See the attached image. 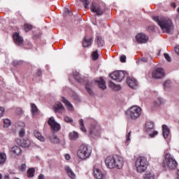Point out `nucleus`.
<instances>
[{
    "label": "nucleus",
    "mask_w": 179,
    "mask_h": 179,
    "mask_svg": "<svg viewBox=\"0 0 179 179\" xmlns=\"http://www.w3.org/2000/svg\"><path fill=\"white\" fill-rule=\"evenodd\" d=\"M152 19L157 23L164 33H168L169 34L172 33L174 25H173V21L171 20L159 16H154Z\"/></svg>",
    "instance_id": "nucleus-1"
},
{
    "label": "nucleus",
    "mask_w": 179,
    "mask_h": 179,
    "mask_svg": "<svg viewBox=\"0 0 179 179\" xmlns=\"http://www.w3.org/2000/svg\"><path fill=\"white\" fill-rule=\"evenodd\" d=\"M105 164L108 169H121L124 167V158L121 156H108L105 159Z\"/></svg>",
    "instance_id": "nucleus-2"
},
{
    "label": "nucleus",
    "mask_w": 179,
    "mask_h": 179,
    "mask_svg": "<svg viewBox=\"0 0 179 179\" xmlns=\"http://www.w3.org/2000/svg\"><path fill=\"white\" fill-rule=\"evenodd\" d=\"M92 146L87 144H82L77 151L78 157L82 160H86L92 156Z\"/></svg>",
    "instance_id": "nucleus-3"
},
{
    "label": "nucleus",
    "mask_w": 179,
    "mask_h": 179,
    "mask_svg": "<svg viewBox=\"0 0 179 179\" xmlns=\"http://www.w3.org/2000/svg\"><path fill=\"white\" fill-rule=\"evenodd\" d=\"M94 83H98L99 87L102 89V90H106V89H107V86H106V81H104L102 78H100L99 80L87 81L85 84V90L90 96H93L94 94V92H93Z\"/></svg>",
    "instance_id": "nucleus-4"
},
{
    "label": "nucleus",
    "mask_w": 179,
    "mask_h": 179,
    "mask_svg": "<svg viewBox=\"0 0 179 179\" xmlns=\"http://www.w3.org/2000/svg\"><path fill=\"white\" fill-rule=\"evenodd\" d=\"M141 112L142 108L141 107L133 106L127 110L126 115H127L128 120L136 121L141 117Z\"/></svg>",
    "instance_id": "nucleus-5"
},
{
    "label": "nucleus",
    "mask_w": 179,
    "mask_h": 179,
    "mask_svg": "<svg viewBox=\"0 0 179 179\" xmlns=\"http://www.w3.org/2000/svg\"><path fill=\"white\" fill-rule=\"evenodd\" d=\"M164 153L165 162L168 169H169V170H174V169H177L178 164L176 159H174V156L169 152V150H165Z\"/></svg>",
    "instance_id": "nucleus-6"
},
{
    "label": "nucleus",
    "mask_w": 179,
    "mask_h": 179,
    "mask_svg": "<svg viewBox=\"0 0 179 179\" xmlns=\"http://www.w3.org/2000/svg\"><path fill=\"white\" fill-rule=\"evenodd\" d=\"M137 173H145L148 169V159L145 157H139L135 162Z\"/></svg>",
    "instance_id": "nucleus-7"
},
{
    "label": "nucleus",
    "mask_w": 179,
    "mask_h": 179,
    "mask_svg": "<svg viewBox=\"0 0 179 179\" xmlns=\"http://www.w3.org/2000/svg\"><path fill=\"white\" fill-rule=\"evenodd\" d=\"M48 124L49 127H50V129H52V134L59 132V131L61 129V124L55 121V118H54V117H50L49 118Z\"/></svg>",
    "instance_id": "nucleus-8"
},
{
    "label": "nucleus",
    "mask_w": 179,
    "mask_h": 179,
    "mask_svg": "<svg viewBox=\"0 0 179 179\" xmlns=\"http://www.w3.org/2000/svg\"><path fill=\"white\" fill-rule=\"evenodd\" d=\"M109 77L116 82H122V80L125 78V72L122 71H114L109 75Z\"/></svg>",
    "instance_id": "nucleus-9"
},
{
    "label": "nucleus",
    "mask_w": 179,
    "mask_h": 179,
    "mask_svg": "<svg viewBox=\"0 0 179 179\" xmlns=\"http://www.w3.org/2000/svg\"><path fill=\"white\" fill-rule=\"evenodd\" d=\"M93 173L94 177L96 179H103L104 178L103 172H101V170H100V164H96L94 166Z\"/></svg>",
    "instance_id": "nucleus-10"
},
{
    "label": "nucleus",
    "mask_w": 179,
    "mask_h": 179,
    "mask_svg": "<svg viewBox=\"0 0 179 179\" xmlns=\"http://www.w3.org/2000/svg\"><path fill=\"white\" fill-rule=\"evenodd\" d=\"M136 40L137 43H139V44H145V43H148L149 37H148L146 34L143 33H140L136 36Z\"/></svg>",
    "instance_id": "nucleus-11"
},
{
    "label": "nucleus",
    "mask_w": 179,
    "mask_h": 179,
    "mask_svg": "<svg viewBox=\"0 0 179 179\" xmlns=\"http://www.w3.org/2000/svg\"><path fill=\"white\" fill-rule=\"evenodd\" d=\"M152 75L154 79H162L164 75V70L162 68H157L152 71Z\"/></svg>",
    "instance_id": "nucleus-12"
},
{
    "label": "nucleus",
    "mask_w": 179,
    "mask_h": 179,
    "mask_svg": "<svg viewBox=\"0 0 179 179\" xmlns=\"http://www.w3.org/2000/svg\"><path fill=\"white\" fill-rule=\"evenodd\" d=\"M127 83L131 89H138V87L139 86L138 84V80L132 77H129L127 78Z\"/></svg>",
    "instance_id": "nucleus-13"
},
{
    "label": "nucleus",
    "mask_w": 179,
    "mask_h": 179,
    "mask_svg": "<svg viewBox=\"0 0 179 179\" xmlns=\"http://www.w3.org/2000/svg\"><path fill=\"white\" fill-rule=\"evenodd\" d=\"M13 38L14 40L15 44L16 45H22L23 44V37H22L19 33L15 32L13 35Z\"/></svg>",
    "instance_id": "nucleus-14"
},
{
    "label": "nucleus",
    "mask_w": 179,
    "mask_h": 179,
    "mask_svg": "<svg viewBox=\"0 0 179 179\" xmlns=\"http://www.w3.org/2000/svg\"><path fill=\"white\" fill-rule=\"evenodd\" d=\"M64 170L67 174V176L69 177L71 179H76V174L69 166H64Z\"/></svg>",
    "instance_id": "nucleus-15"
},
{
    "label": "nucleus",
    "mask_w": 179,
    "mask_h": 179,
    "mask_svg": "<svg viewBox=\"0 0 179 179\" xmlns=\"http://www.w3.org/2000/svg\"><path fill=\"white\" fill-rule=\"evenodd\" d=\"M55 112L62 113L65 111V108L64 106L61 103V102H56L54 105Z\"/></svg>",
    "instance_id": "nucleus-16"
},
{
    "label": "nucleus",
    "mask_w": 179,
    "mask_h": 179,
    "mask_svg": "<svg viewBox=\"0 0 179 179\" xmlns=\"http://www.w3.org/2000/svg\"><path fill=\"white\" fill-rule=\"evenodd\" d=\"M91 10L96 13L98 16H101V15L104 13V11L103 10V9H101V8H100V6H99L92 5V6L91 7Z\"/></svg>",
    "instance_id": "nucleus-17"
},
{
    "label": "nucleus",
    "mask_w": 179,
    "mask_h": 179,
    "mask_svg": "<svg viewBox=\"0 0 179 179\" xmlns=\"http://www.w3.org/2000/svg\"><path fill=\"white\" fill-rule=\"evenodd\" d=\"M62 101L65 103L66 107L69 110V111H73V106H72V103H71L69 101L63 97L62 98Z\"/></svg>",
    "instance_id": "nucleus-18"
},
{
    "label": "nucleus",
    "mask_w": 179,
    "mask_h": 179,
    "mask_svg": "<svg viewBox=\"0 0 179 179\" xmlns=\"http://www.w3.org/2000/svg\"><path fill=\"white\" fill-rule=\"evenodd\" d=\"M162 130H163V136L166 139L168 138L169 135L170 134V129L166 124L162 125Z\"/></svg>",
    "instance_id": "nucleus-19"
},
{
    "label": "nucleus",
    "mask_w": 179,
    "mask_h": 179,
    "mask_svg": "<svg viewBox=\"0 0 179 179\" xmlns=\"http://www.w3.org/2000/svg\"><path fill=\"white\" fill-rule=\"evenodd\" d=\"M20 145L22 146V148H29L31 145L30 140L27 138L20 140Z\"/></svg>",
    "instance_id": "nucleus-20"
},
{
    "label": "nucleus",
    "mask_w": 179,
    "mask_h": 179,
    "mask_svg": "<svg viewBox=\"0 0 179 179\" xmlns=\"http://www.w3.org/2000/svg\"><path fill=\"white\" fill-rule=\"evenodd\" d=\"M11 152L16 155L17 156H19L22 155V148L17 145H15L11 148Z\"/></svg>",
    "instance_id": "nucleus-21"
},
{
    "label": "nucleus",
    "mask_w": 179,
    "mask_h": 179,
    "mask_svg": "<svg viewBox=\"0 0 179 179\" xmlns=\"http://www.w3.org/2000/svg\"><path fill=\"white\" fill-rule=\"evenodd\" d=\"M34 135L38 141H41V142H45V138L41 136V134L38 132V131L34 130Z\"/></svg>",
    "instance_id": "nucleus-22"
},
{
    "label": "nucleus",
    "mask_w": 179,
    "mask_h": 179,
    "mask_svg": "<svg viewBox=\"0 0 179 179\" xmlns=\"http://www.w3.org/2000/svg\"><path fill=\"white\" fill-rule=\"evenodd\" d=\"M69 138L71 141H76L79 138V134H78L76 131L71 132Z\"/></svg>",
    "instance_id": "nucleus-23"
},
{
    "label": "nucleus",
    "mask_w": 179,
    "mask_h": 179,
    "mask_svg": "<svg viewBox=\"0 0 179 179\" xmlns=\"http://www.w3.org/2000/svg\"><path fill=\"white\" fill-rule=\"evenodd\" d=\"M163 103H164V100L162 98L158 97L154 101L153 105H154V107H159V106H162Z\"/></svg>",
    "instance_id": "nucleus-24"
},
{
    "label": "nucleus",
    "mask_w": 179,
    "mask_h": 179,
    "mask_svg": "<svg viewBox=\"0 0 179 179\" xmlns=\"http://www.w3.org/2000/svg\"><path fill=\"white\" fill-rule=\"evenodd\" d=\"M49 139L52 143H59V138H58V136H55V134H52L49 137Z\"/></svg>",
    "instance_id": "nucleus-25"
},
{
    "label": "nucleus",
    "mask_w": 179,
    "mask_h": 179,
    "mask_svg": "<svg viewBox=\"0 0 179 179\" xmlns=\"http://www.w3.org/2000/svg\"><path fill=\"white\" fill-rule=\"evenodd\" d=\"M93 42V38L87 39L86 38H84L83 43V47H89V45H92V43Z\"/></svg>",
    "instance_id": "nucleus-26"
},
{
    "label": "nucleus",
    "mask_w": 179,
    "mask_h": 179,
    "mask_svg": "<svg viewBox=\"0 0 179 179\" xmlns=\"http://www.w3.org/2000/svg\"><path fill=\"white\" fill-rule=\"evenodd\" d=\"M155 128V124L152 122H147L145 124V129L147 132H149L151 129H153Z\"/></svg>",
    "instance_id": "nucleus-27"
},
{
    "label": "nucleus",
    "mask_w": 179,
    "mask_h": 179,
    "mask_svg": "<svg viewBox=\"0 0 179 179\" xmlns=\"http://www.w3.org/2000/svg\"><path fill=\"white\" fill-rule=\"evenodd\" d=\"M31 111L32 113V115H36L37 113H38V108H37V106L34 103H31Z\"/></svg>",
    "instance_id": "nucleus-28"
},
{
    "label": "nucleus",
    "mask_w": 179,
    "mask_h": 179,
    "mask_svg": "<svg viewBox=\"0 0 179 179\" xmlns=\"http://www.w3.org/2000/svg\"><path fill=\"white\" fill-rule=\"evenodd\" d=\"M6 162V154L5 152H0V164H5Z\"/></svg>",
    "instance_id": "nucleus-29"
},
{
    "label": "nucleus",
    "mask_w": 179,
    "mask_h": 179,
    "mask_svg": "<svg viewBox=\"0 0 179 179\" xmlns=\"http://www.w3.org/2000/svg\"><path fill=\"white\" fill-rule=\"evenodd\" d=\"M96 43H97L98 46L104 47V40H103V37L97 36L96 37Z\"/></svg>",
    "instance_id": "nucleus-30"
},
{
    "label": "nucleus",
    "mask_w": 179,
    "mask_h": 179,
    "mask_svg": "<svg viewBox=\"0 0 179 179\" xmlns=\"http://www.w3.org/2000/svg\"><path fill=\"white\" fill-rule=\"evenodd\" d=\"M34 173H36V169H34V168L29 169L27 171V177L32 178V177H34Z\"/></svg>",
    "instance_id": "nucleus-31"
},
{
    "label": "nucleus",
    "mask_w": 179,
    "mask_h": 179,
    "mask_svg": "<svg viewBox=\"0 0 179 179\" xmlns=\"http://www.w3.org/2000/svg\"><path fill=\"white\" fill-rule=\"evenodd\" d=\"M73 76L74 79H76V80H78V82H79L80 83H82V81L83 80L80 78V74L78 72L73 73Z\"/></svg>",
    "instance_id": "nucleus-32"
},
{
    "label": "nucleus",
    "mask_w": 179,
    "mask_h": 179,
    "mask_svg": "<svg viewBox=\"0 0 179 179\" xmlns=\"http://www.w3.org/2000/svg\"><path fill=\"white\" fill-rule=\"evenodd\" d=\"M144 179H155V174L150 172H146L143 176Z\"/></svg>",
    "instance_id": "nucleus-33"
},
{
    "label": "nucleus",
    "mask_w": 179,
    "mask_h": 179,
    "mask_svg": "<svg viewBox=\"0 0 179 179\" xmlns=\"http://www.w3.org/2000/svg\"><path fill=\"white\" fill-rule=\"evenodd\" d=\"M79 124H80V129L83 131V132H86V128H85V123L83 122V119H80L79 120Z\"/></svg>",
    "instance_id": "nucleus-34"
},
{
    "label": "nucleus",
    "mask_w": 179,
    "mask_h": 179,
    "mask_svg": "<svg viewBox=\"0 0 179 179\" xmlns=\"http://www.w3.org/2000/svg\"><path fill=\"white\" fill-rule=\"evenodd\" d=\"M171 86V80H166L164 83V89H169Z\"/></svg>",
    "instance_id": "nucleus-35"
},
{
    "label": "nucleus",
    "mask_w": 179,
    "mask_h": 179,
    "mask_svg": "<svg viewBox=\"0 0 179 179\" xmlns=\"http://www.w3.org/2000/svg\"><path fill=\"white\" fill-rule=\"evenodd\" d=\"M4 128H9L10 127V121L8 119H4Z\"/></svg>",
    "instance_id": "nucleus-36"
},
{
    "label": "nucleus",
    "mask_w": 179,
    "mask_h": 179,
    "mask_svg": "<svg viewBox=\"0 0 179 179\" xmlns=\"http://www.w3.org/2000/svg\"><path fill=\"white\" fill-rule=\"evenodd\" d=\"M92 56L94 61L99 59V53H97V51L93 52Z\"/></svg>",
    "instance_id": "nucleus-37"
},
{
    "label": "nucleus",
    "mask_w": 179,
    "mask_h": 179,
    "mask_svg": "<svg viewBox=\"0 0 179 179\" xmlns=\"http://www.w3.org/2000/svg\"><path fill=\"white\" fill-rule=\"evenodd\" d=\"M13 64L14 66H19V65H22V64H23V61L22 60H15Z\"/></svg>",
    "instance_id": "nucleus-38"
},
{
    "label": "nucleus",
    "mask_w": 179,
    "mask_h": 179,
    "mask_svg": "<svg viewBox=\"0 0 179 179\" xmlns=\"http://www.w3.org/2000/svg\"><path fill=\"white\" fill-rule=\"evenodd\" d=\"M33 29V26L29 24H24V30L25 31H29Z\"/></svg>",
    "instance_id": "nucleus-39"
},
{
    "label": "nucleus",
    "mask_w": 179,
    "mask_h": 179,
    "mask_svg": "<svg viewBox=\"0 0 179 179\" xmlns=\"http://www.w3.org/2000/svg\"><path fill=\"white\" fill-rule=\"evenodd\" d=\"M64 121H65V122H67V123L73 122V119H72L69 116H65Z\"/></svg>",
    "instance_id": "nucleus-40"
},
{
    "label": "nucleus",
    "mask_w": 179,
    "mask_h": 179,
    "mask_svg": "<svg viewBox=\"0 0 179 179\" xmlns=\"http://www.w3.org/2000/svg\"><path fill=\"white\" fill-rule=\"evenodd\" d=\"M164 57L165 59H166V61H168V62H171V57H170V55H169V54L164 53Z\"/></svg>",
    "instance_id": "nucleus-41"
},
{
    "label": "nucleus",
    "mask_w": 179,
    "mask_h": 179,
    "mask_svg": "<svg viewBox=\"0 0 179 179\" xmlns=\"http://www.w3.org/2000/svg\"><path fill=\"white\" fill-rule=\"evenodd\" d=\"M83 2L85 3L84 6H85V9L89 8V3H90L89 0H84V1H83Z\"/></svg>",
    "instance_id": "nucleus-42"
},
{
    "label": "nucleus",
    "mask_w": 179,
    "mask_h": 179,
    "mask_svg": "<svg viewBox=\"0 0 179 179\" xmlns=\"http://www.w3.org/2000/svg\"><path fill=\"white\" fill-rule=\"evenodd\" d=\"M120 62H127V56H125V55H122L121 57H120Z\"/></svg>",
    "instance_id": "nucleus-43"
},
{
    "label": "nucleus",
    "mask_w": 179,
    "mask_h": 179,
    "mask_svg": "<svg viewBox=\"0 0 179 179\" xmlns=\"http://www.w3.org/2000/svg\"><path fill=\"white\" fill-rule=\"evenodd\" d=\"M24 129H21L20 131H19V136L20 138H23V136H24Z\"/></svg>",
    "instance_id": "nucleus-44"
},
{
    "label": "nucleus",
    "mask_w": 179,
    "mask_h": 179,
    "mask_svg": "<svg viewBox=\"0 0 179 179\" xmlns=\"http://www.w3.org/2000/svg\"><path fill=\"white\" fill-rule=\"evenodd\" d=\"M131 136V131L128 133V134L126 136V143L129 142L131 141V138H129Z\"/></svg>",
    "instance_id": "nucleus-45"
},
{
    "label": "nucleus",
    "mask_w": 179,
    "mask_h": 179,
    "mask_svg": "<svg viewBox=\"0 0 179 179\" xmlns=\"http://www.w3.org/2000/svg\"><path fill=\"white\" fill-rule=\"evenodd\" d=\"M158 132L156 131H154L152 134H149V136H150V138H155V136H156V135H157Z\"/></svg>",
    "instance_id": "nucleus-46"
},
{
    "label": "nucleus",
    "mask_w": 179,
    "mask_h": 179,
    "mask_svg": "<svg viewBox=\"0 0 179 179\" xmlns=\"http://www.w3.org/2000/svg\"><path fill=\"white\" fill-rule=\"evenodd\" d=\"M15 113L17 115H20L22 114V108H18L16 109Z\"/></svg>",
    "instance_id": "nucleus-47"
},
{
    "label": "nucleus",
    "mask_w": 179,
    "mask_h": 179,
    "mask_svg": "<svg viewBox=\"0 0 179 179\" xmlns=\"http://www.w3.org/2000/svg\"><path fill=\"white\" fill-rule=\"evenodd\" d=\"M5 111V108L3 107H0V118L3 115V113Z\"/></svg>",
    "instance_id": "nucleus-48"
},
{
    "label": "nucleus",
    "mask_w": 179,
    "mask_h": 179,
    "mask_svg": "<svg viewBox=\"0 0 179 179\" xmlns=\"http://www.w3.org/2000/svg\"><path fill=\"white\" fill-rule=\"evenodd\" d=\"M26 167H27L26 164H22L21 165V170H22V171H24V170H26Z\"/></svg>",
    "instance_id": "nucleus-49"
},
{
    "label": "nucleus",
    "mask_w": 179,
    "mask_h": 179,
    "mask_svg": "<svg viewBox=\"0 0 179 179\" xmlns=\"http://www.w3.org/2000/svg\"><path fill=\"white\" fill-rule=\"evenodd\" d=\"M38 179H45V176H44V174H40L38 176Z\"/></svg>",
    "instance_id": "nucleus-50"
},
{
    "label": "nucleus",
    "mask_w": 179,
    "mask_h": 179,
    "mask_svg": "<svg viewBox=\"0 0 179 179\" xmlns=\"http://www.w3.org/2000/svg\"><path fill=\"white\" fill-rule=\"evenodd\" d=\"M65 159H66V160H69V159H71V156L69 155L66 154L65 155Z\"/></svg>",
    "instance_id": "nucleus-51"
},
{
    "label": "nucleus",
    "mask_w": 179,
    "mask_h": 179,
    "mask_svg": "<svg viewBox=\"0 0 179 179\" xmlns=\"http://www.w3.org/2000/svg\"><path fill=\"white\" fill-rule=\"evenodd\" d=\"M41 74H42V73H41V70H38L36 75V76H40Z\"/></svg>",
    "instance_id": "nucleus-52"
},
{
    "label": "nucleus",
    "mask_w": 179,
    "mask_h": 179,
    "mask_svg": "<svg viewBox=\"0 0 179 179\" xmlns=\"http://www.w3.org/2000/svg\"><path fill=\"white\" fill-rule=\"evenodd\" d=\"M141 61H143V62H148V59L143 58L141 59Z\"/></svg>",
    "instance_id": "nucleus-53"
},
{
    "label": "nucleus",
    "mask_w": 179,
    "mask_h": 179,
    "mask_svg": "<svg viewBox=\"0 0 179 179\" xmlns=\"http://www.w3.org/2000/svg\"><path fill=\"white\" fill-rule=\"evenodd\" d=\"M176 179H179V170L177 171V177Z\"/></svg>",
    "instance_id": "nucleus-54"
},
{
    "label": "nucleus",
    "mask_w": 179,
    "mask_h": 179,
    "mask_svg": "<svg viewBox=\"0 0 179 179\" xmlns=\"http://www.w3.org/2000/svg\"><path fill=\"white\" fill-rule=\"evenodd\" d=\"M171 6H172V8H176V3H172Z\"/></svg>",
    "instance_id": "nucleus-55"
},
{
    "label": "nucleus",
    "mask_w": 179,
    "mask_h": 179,
    "mask_svg": "<svg viewBox=\"0 0 179 179\" xmlns=\"http://www.w3.org/2000/svg\"><path fill=\"white\" fill-rule=\"evenodd\" d=\"M69 16H72V15H73L72 11H69Z\"/></svg>",
    "instance_id": "nucleus-56"
},
{
    "label": "nucleus",
    "mask_w": 179,
    "mask_h": 179,
    "mask_svg": "<svg viewBox=\"0 0 179 179\" xmlns=\"http://www.w3.org/2000/svg\"><path fill=\"white\" fill-rule=\"evenodd\" d=\"M90 135H92V136H93V135H94V133L93 132V131H90Z\"/></svg>",
    "instance_id": "nucleus-57"
},
{
    "label": "nucleus",
    "mask_w": 179,
    "mask_h": 179,
    "mask_svg": "<svg viewBox=\"0 0 179 179\" xmlns=\"http://www.w3.org/2000/svg\"><path fill=\"white\" fill-rule=\"evenodd\" d=\"M5 178H9V176L8 175H6L5 176Z\"/></svg>",
    "instance_id": "nucleus-58"
},
{
    "label": "nucleus",
    "mask_w": 179,
    "mask_h": 179,
    "mask_svg": "<svg viewBox=\"0 0 179 179\" xmlns=\"http://www.w3.org/2000/svg\"><path fill=\"white\" fill-rule=\"evenodd\" d=\"M113 85H114V84L113 83V82H110V86H113Z\"/></svg>",
    "instance_id": "nucleus-59"
},
{
    "label": "nucleus",
    "mask_w": 179,
    "mask_h": 179,
    "mask_svg": "<svg viewBox=\"0 0 179 179\" xmlns=\"http://www.w3.org/2000/svg\"><path fill=\"white\" fill-rule=\"evenodd\" d=\"M0 179H2V174L0 173Z\"/></svg>",
    "instance_id": "nucleus-60"
},
{
    "label": "nucleus",
    "mask_w": 179,
    "mask_h": 179,
    "mask_svg": "<svg viewBox=\"0 0 179 179\" xmlns=\"http://www.w3.org/2000/svg\"><path fill=\"white\" fill-rule=\"evenodd\" d=\"M178 13H179V7H178Z\"/></svg>",
    "instance_id": "nucleus-61"
},
{
    "label": "nucleus",
    "mask_w": 179,
    "mask_h": 179,
    "mask_svg": "<svg viewBox=\"0 0 179 179\" xmlns=\"http://www.w3.org/2000/svg\"><path fill=\"white\" fill-rule=\"evenodd\" d=\"M80 1H81L82 2H83V0H80Z\"/></svg>",
    "instance_id": "nucleus-62"
}]
</instances>
